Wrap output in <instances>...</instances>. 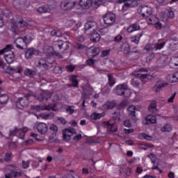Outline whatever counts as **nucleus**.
I'll return each instance as SVG.
<instances>
[{"label": "nucleus", "instance_id": "nucleus-1", "mask_svg": "<svg viewBox=\"0 0 178 178\" xmlns=\"http://www.w3.org/2000/svg\"><path fill=\"white\" fill-rule=\"evenodd\" d=\"M97 27L98 25L97 24V22L94 21L88 22L84 26V31L86 34H90L88 33V31H93L90 35V40L92 42H99V40H101V35L95 31V29H97Z\"/></svg>", "mask_w": 178, "mask_h": 178}, {"label": "nucleus", "instance_id": "nucleus-2", "mask_svg": "<svg viewBox=\"0 0 178 178\" xmlns=\"http://www.w3.org/2000/svg\"><path fill=\"white\" fill-rule=\"evenodd\" d=\"M115 92L117 95H120L121 97H124L125 98H129L130 95V90H129V86L126 84H120L116 86L115 89Z\"/></svg>", "mask_w": 178, "mask_h": 178}, {"label": "nucleus", "instance_id": "nucleus-3", "mask_svg": "<svg viewBox=\"0 0 178 178\" xmlns=\"http://www.w3.org/2000/svg\"><path fill=\"white\" fill-rule=\"evenodd\" d=\"M54 47L56 49H59L61 54H65V51H67L70 47V43L67 41L57 40L54 42Z\"/></svg>", "mask_w": 178, "mask_h": 178}, {"label": "nucleus", "instance_id": "nucleus-4", "mask_svg": "<svg viewBox=\"0 0 178 178\" xmlns=\"http://www.w3.org/2000/svg\"><path fill=\"white\" fill-rule=\"evenodd\" d=\"M31 97L30 93L24 95V97H19L16 101L17 108L18 109H23V108H27L29 106V98Z\"/></svg>", "mask_w": 178, "mask_h": 178}, {"label": "nucleus", "instance_id": "nucleus-5", "mask_svg": "<svg viewBox=\"0 0 178 178\" xmlns=\"http://www.w3.org/2000/svg\"><path fill=\"white\" fill-rule=\"evenodd\" d=\"M11 24H13L14 29H22V27H27L29 24L27 22H24V20H23L20 16L17 17V20L16 19L13 18L11 20Z\"/></svg>", "mask_w": 178, "mask_h": 178}, {"label": "nucleus", "instance_id": "nucleus-6", "mask_svg": "<svg viewBox=\"0 0 178 178\" xmlns=\"http://www.w3.org/2000/svg\"><path fill=\"white\" fill-rule=\"evenodd\" d=\"M69 133L71 134H76V129L74 128L69 127L63 130V141H66V143L72 140V136L69 135Z\"/></svg>", "mask_w": 178, "mask_h": 178}, {"label": "nucleus", "instance_id": "nucleus-7", "mask_svg": "<svg viewBox=\"0 0 178 178\" xmlns=\"http://www.w3.org/2000/svg\"><path fill=\"white\" fill-rule=\"evenodd\" d=\"M79 5L81 6V8H83V9H89L90 6L92 5L99 6L101 3L97 1V0H93L92 1L91 0H80Z\"/></svg>", "mask_w": 178, "mask_h": 178}, {"label": "nucleus", "instance_id": "nucleus-8", "mask_svg": "<svg viewBox=\"0 0 178 178\" xmlns=\"http://www.w3.org/2000/svg\"><path fill=\"white\" fill-rule=\"evenodd\" d=\"M103 19L105 24H108V26H112V24L115 23L116 15L111 12H108L103 16Z\"/></svg>", "mask_w": 178, "mask_h": 178}, {"label": "nucleus", "instance_id": "nucleus-9", "mask_svg": "<svg viewBox=\"0 0 178 178\" xmlns=\"http://www.w3.org/2000/svg\"><path fill=\"white\" fill-rule=\"evenodd\" d=\"M38 55H40V51L34 48H29L25 51L26 59H31L33 56H38Z\"/></svg>", "mask_w": 178, "mask_h": 178}, {"label": "nucleus", "instance_id": "nucleus-10", "mask_svg": "<svg viewBox=\"0 0 178 178\" xmlns=\"http://www.w3.org/2000/svg\"><path fill=\"white\" fill-rule=\"evenodd\" d=\"M82 98H90L92 95V88L89 84L84 85L83 87Z\"/></svg>", "mask_w": 178, "mask_h": 178}, {"label": "nucleus", "instance_id": "nucleus-11", "mask_svg": "<svg viewBox=\"0 0 178 178\" xmlns=\"http://www.w3.org/2000/svg\"><path fill=\"white\" fill-rule=\"evenodd\" d=\"M14 44L16 46V48H18V49H26L27 48V45L26 44V42H24L23 38L19 37L17 38L15 41Z\"/></svg>", "mask_w": 178, "mask_h": 178}, {"label": "nucleus", "instance_id": "nucleus-12", "mask_svg": "<svg viewBox=\"0 0 178 178\" xmlns=\"http://www.w3.org/2000/svg\"><path fill=\"white\" fill-rule=\"evenodd\" d=\"M140 12L143 17H148L152 15V8L149 6H145L141 8Z\"/></svg>", "mask_w": 178, "mask_h": 178}, {"label": "nucleus", "instance_id": "nucleus-13", "mask_svg": "<svg viewBox=\"0 0 178 178\" xmlns=\"http://www.w3.org/2000/svg\"><path fill=\"white\" fill-rule=\"evenodd\" d=\"M37 130L40 134H45L48 131V125L44 122H39Z\"/></svg>", "mask_w": 178, "mask_h": 178}, {"label": "nucleus", "instance_id": "nucleus-14", "mask_svg": "<svg viewBox=\"0 0 178 178\" xmlns=\"http://www.w3.org/2000/svg\"><path fill=\"white\" fill-rule=\"evenodd\" d=\"M49 130L52 131L51 136L49 137V140H54L55 137H56V134H58V126L55 124H52L49 127Z\"/></svg>", "mask_w": 178, "mask_h": 178}, {"label": "nucleus", "instance_id": "nucleus-15", "mask_svg": "<svg viewBox=\"0 0 178 178\" xmlns=\"http://www.w3.org/2000/svg\"><path fill=\"white\" fill-rule=\"evenodd\" d=\"M4 59L6 62L8 63V65H10L11 63H13L15 60V52L10 51L8 54L4 55Z\"/></svg>", "mask_w": 178, "mask_h": 178}, {"label": "nucleus", "instance_id": "nucleus-16", "mask_svg": "<svg viewBox=\"0 0 178 178\" xmlns=\"http://www.w3.org/2000/svg\"><path fill=\"white\" fill-rule=\"evenodd\" d=\"M22 72H23V70H22V68L10 66L7 67V69L6 70V72L8 74H14V73H22Z\"/></svg>", "mask_w": 178, "mask_h": 178}, {"label": "nucleus", "instance_id": "nucleus-17", "mask_svg": "<svg viewBox=\"0 0 178 178\" xmlns=\"http://www.w3.org/2000/svg\"><path fill=\"white\" fill-rule=\"evenodd\" d=\"M61 5L65 8V10H70L74 6V1L65 0L61 3Z\"/></svg>", "mask_w": 178, "mask_h": 178}, {"label": "nucleus", "instance_id": "nucleus-18", "mask_svg": "<svg viewBox=\"0 0 178 178\" xmlns=\"http://www.w3.org/2000/svg\"><path fill=\"white\" fill-rule=\"evenodd\" d=\"M129 56L131 60H137L140 58V51L138 50H132Z\"/></svg>", "mask_w": 178, "mask_h": 178}, {"label": "nucleus", "instance_id": "nucleus-19", "mask_svg": "<svg viewBox=\"0 0 178 178\" xmlns=\"http://www.w3.org/2000/svg\"><path fill=\"white\" fill-rule=\"evenodd\" d=\"M105 125L106 126L108 130L111 131V133H116V131H118V127H116V124H111L107 122H106Z\"/></svg>", "mask_w": 178, "mask_h": 178}, {"label": "nucleus", "instance_id": "nucleus-20", "mask_svg": "<svg viewBox=\"0 0 178 178\" xmlns=\"http://www.w3.org/2000/svg\"><path fill=\"white\" fill-rule=\"evenodd\" d=\"M68 77L72 82V84L74 85V88H79V80H77V76L72 74Z\"/></svg>", "mask_w": 178, "mask_h": 178}, {"label": "nucleus", "instance_id": "nucleus-21", "mask_svg": "<svg viewBox=\"0 0 178 178\" xmlns=\"http://www.w3.org/2000/svg\"><path fill=\"white\" fill-rule=\"evenodd\" d=\"M152 163H153V167L152 168V170H159L160 173H162V170H160L159 167H158V165L159 163H156V161H158V159H156V156H154V159L152 158Z\"/></svg>", "mask_w": 178, "mask_h": 178}, {"label": "nucleus", "instance_id": "nucleus-22", "mask_svg": "<svg viewBox=\"0 0 178 178\" xmlns=\"http://www.w3.org/2000/svg\"><path fill=\"white\" fill-rule=\"evenodd\" d=\"M19 176H22V174L17 171H11L10 173L5 175L6 178H10V177L16 178Z\"/></svg>", "mask_w": 178, "mask_h": 178}, {"label": "nucleus", "instance_id": "nucleus-23", "mask_svg": "<svg viewBox=\"0 0 178 178\" xmlns=\"http://www.w3.org/2000/svg\"><path fill=\"white\" fill-rule=\"evenodd\" d=\"M149 111L152 112V113H155V112L158 111L156 109V101H152L149 106Z\"/></svg>", "mask_w": 178, "mask_h": 178}, {"label": "nucleus", "instance_id": "nucleus-24", "mask_svg": "<svg viewBox=\"0 0 178 178\" xmlns=\"http://www.w3.org/2000/svg\"><path fill=\"white\" fill-rule=\"evenodd\" d=\"M8 99H9V97H8V95L6 94L0 95V104H1V105H5V104H8Z\"/></svg>", "mask_w": 178, "mask_h": 178}, {"label": "nucleus", "instance_id": "nucleus-25", "mask_svg": "<svg viewBox=\"0 0 178 178\" xmlns=\"http://www.w3.org/2000/svg\"><path fill=\"white\" fill-rule=\"evenodd\" d=\"M10 51H12V45L7 44L3 49L0 50V55H3V54H6V52L10 54Z\"/></svg>", "mask_w": 178, "mask_h": 178}, {"label": "nucleus", "instance_id": "nucleus-26", "mask_svg": "<svg viewBox=\"0 0 178 178\" xmlns=\"http://www.w3.org/2000/svg\"><path fill=\"white\" fill-rule=\"evenodd\" d=\"M116 106V104L113 102H108L105 103L103 106L104 109H113Z\"/></svg>", "mask_w": 178, "mask_h": 178}, {"label": "nucleus", "instance_id": "nucleus-27", "mask_svg": "<svg viewBox=\"0 0 178 178\" xmlns=\"http://www.w3.org/2000/svg\"><path fill=\"white\" fill-rule=\"evenodd\" d=\"M145 120H147V122H149L152 124H155V123H156V117L149 115L146 117Z\"/></svg>", "mask_w": 178, "mask_h": 178}, {"label": "nucleus", "instance_id": "nucleus-28", "mask_svg": "<svg viewBox=\"0 0 178 178\" xmlns=\"http://www.w3.org/2000/svg\"><path fill=\"white\" fill-rule=\"evenodd\" d=\"M22 39L24 40L25 44L27 45V44H30L31 42L33 41V35H26V36H24Z\"/></svg>", "mask_w": 178, "mask_h": 178}, {"label": "nucleus", "instance_id": "nucleus-29", "mask_svg": "<svg viewBox=\"0 0 178 178\" xmlns=\"http://www.w3.org/2000/svg\"><path fill=\"white\" fill-rule=\"evenodd\" d=\"M2 16H6V17H9V16H10V11L8 8H6L3 10L0 9V17Z\"/></svg>", "mask_w": 178, "mask_h": 178}, {"label": "nucleus", "instance_id": "nucleus-30", "mask_svg": "<svg viewBox=\"0 0 178 178\" xmlns=\"http://www.w3.org/2000/svg\"><path fill=\"white\" fill-rule=\"evenodd\" d=\"M127 111L130 116L136 117V107L134 106H129Z\"/></svg>", "mask_w": 178, "mask_h": 178}, {"label": "nucleus", "instance_id": "nucleus-31", "mask_svg": "<svg viewBox=\"0 0 178 178\" xmlns=\"http://www.w3.org/2000/svg\"><path fill=\"white\" fill-rule=\"evenodd\" d=\"M50 10H51L47 6L39 7L37 10V11L39 13H49Z\"/></svg>", "mask_w": 178, "mask_h": 178}, {"label": "nucleus", "instance_id": "nucleus-32", "mask_svg": "<svg viewBox=\"0 0 178 178\" xmlns=\"http://www.w3.org/2000/svg\"><path fill=\"white\" fill-rule=\"evenodd\" d=\"M168 86V83H161L159 85H154V88H156L155 92H159V91H161V88H163V87H166Z\"/></svg>", "mask_w": 178, "mask_h": 178}, {"label": "nucleus", "instance_id": "nucleus-33", "mask_svg": "<svg viewBox=\"0 0 178 178\" xmlns=\"http://www.w3.org/2000/svg\"><path fill=\"white\" fill-rule=\"evenodd\" d=\"M141 37H143V33H141L139 35V36L135 35V36L131 38V42H135V44H138V42H140V38H141Z\"/></svg>", "mask_w": 178, "mask_h": 178}, {"label": "nucleus", "instance_id": "nucleus-34", "mask_svg": "<svg viewBox=\"0 0 178 178\" xmlns=\"http://www.w3.org/2000/svg\"><path fill=\"white\" fill-rule=\"evenodd\" d=\"M99 52H101V49H99V47H95L92 51V58H95V56H98V55H99Z\"/></svg>", "mask_w": 178, "mask_h": 178}, {"label": "nucleus", "instance_id": "nucleus-35", "mask_svg": "<svg viewBox=\"0 0 178 178\" xmlns=\"http://www.w3.org/2000/svg\"><path fill=\"white\" fill-rule=\"evenodd\" d=\"M46 108H47V111H53L54 112L58 111V110L55 109V108H56V104H49L46 105Z\"/></svg>", "mask_w": 178, "mask_h": 178}, {"label": "nucleus", "instance_id": "nucleus-36", "mask_svg": "<svg viewBox=\"0 0 178 178\" xmlns=\"http://www.w3.org/2000/svg\"><path fill=\"white\" fill-rule=\"evenodd\" d=\"M42 94L43 95V97H44L45 101H48L49 98L52 97V94L51 93V92H49L48 90L43 91L42 92Z\"/></svg>", "mask_w": 178, "mask_h": 178}, {"label": "nucleus", "instance_id": "nucleus-37", "mask_svg": "<svg viewBox=\"0 0 178 178\" xmlns=\"http://www.w3.org/2000/svg\"><path fill=\"white\" fill-rule=\"evenodd\" d=\"M108 84L110 87H112V86L115 85V78H113V76L111 74H108Z\"/></svg>", "mask_w": 178, "mask_h": 178}, {"label": "nucleus", "instance_id": "nucleus-38", "mask_svg": "<svg viewBox=\"0 0 178 178\" xmlns=\"http://www.w3.org/2000/svg\"><path fill=\"white\" fill-rule=\"evenodd\" d=\"M102 114L101 113H93L91 115V119H92L93 120H98V119H101V118H102Z\"/></svg>", "mask_w": 178, "mask_h": 178}, {"label": "nucleus", "instance_id": "nucleus-39", "mask_svg": "<svg viewBox=\"0 0 178 178\" xmlns=\"http://www.w3.org/2000/svg\"><path fill=\"white\" fill-rule=\"evenodd\" d=\"M137 77H139L140 79H152V76L148 74H137Z\"/></svg>", "mask_w": 178, "mask_h": 178}, {"label": "nucleus", "instance_id": "nucleus-40", "mask_svg": "<svg viewBox=\"0 0 178 178\" xmlns=\"http://www.w3.org/2000/svg\"><path fill=\"white\" fill-rule=\"evenodd\" d=\"M178 73H174L170 77V83H177L178 78H177Z\"/></svg>", "mask_w": 178, "mask_h": 178}, {"label": "nucleus", "instance_id": "nucleus-41", "mask_svg": "<svg viewBox=\"0 0 178 178\" xmlns=\"http://www.w3.org/2000/svg\"><path fill=\"white\" fill-rule=\"evenodd\" d=\"M161 131H163V133H164L165 131H167V132L172 131V127L170 126V124H167L164 125V126L161 128Z\"/></svg>", "mask_w": 178, "mask_h": 178}, {"label": "nucleus", "instance_id": "nucleus-42", "mask_svg": "<svg viewBox=\"0 0 178 178\" xmlns=\"http://www.w3.org/2000/svg\"><path fill=\"white\" fill-rule=\"evenodd\" d=\"M165 44H166V42H163V43H157L154 46V48L156 51H158V49H162V48L165 47Z\"/></svg>", "mask_w": 178, "mask_h": 178}, {"label": "nucleus", "instance_id": "nucleus-43", "mask_svg": "<svg viewBox=\"0 0 178 178\" xmlns=\"http://www.w3.org/2000/svg\"><path fill=\"white\" fill-rule=\"evenodd\" d=\"M34 98H35L36 99H38V101H39L40 102H42L44 101V95H42V92L40 93V95H33Z\"/></svg>", "mask_w": 178, "mask_h": 178}, {"label": "nucleus", "instance_id": "nucleus-44", "mask_svg": "<svg viewBox=\"0 0 178 178\" xmlns=\"http://www.w3.org/2000/svg\"><path fill=\"white\" fill-rule=\"evenodd\" d=\"M26 2H27V0H14L13 1V5H26Z\"/></svg>", "mask_w": 178, "mask_h": 178}, {"label": "nucleus", "instance_id": "nucleus-45", "mask_svg": "<svg viewBox=\"0 0 178 178\" xmlns=\"http://www.w3.org/2000/svg\"><path fill=\"white\" fill-rule=\"evenodd\" d=\"M51 35L53 36H56V37H62V32H60V31H55L53 30L51 32Z\"/></svg>", "mask_w": 178, "mask_h": 178}, {"label": "nucleus", "instance_id": "nucleus-46", "mask_svg": "<svg viewBox=\"0 0 178 178\" xmlns=\"http://www.w3.org/2000/svg\"><path fill=\"white\" fill-rule=\"evenodd\" d=\"M74 69H76V66L73 65L65 66V70H67V72H70V73H72V72H74Z\"/></svg>", "mask_w": 178, "mask_h": 178}, {"label": "nucleus", "instance_id": "nucleus-47", "mask_svg": "<svg viewBox=\"0 0 178 178\" xmlns=\"http://www.w3.org/2000/svg\"><path fill=\"white\" fill-rule=\"evenodd\" d=\"M11 158H12L11 152H6L5 154V158H4V160L6 161V162L10 161Z\"/></svg>", "mask_w": 178, "mask_h": 178}, {"label": "nucleus", "instance_id": "nucleus-48", "mask_svg": "<svg viewBox=\"0 0 178 178\" xmlns=\"http://www.w3.org/2000/svg\"><path fill=\"white\" fill-rule=\"evenodd\" d=\"M143 138L147 141H152V136L147 135V134H141Z\"/></svg>", "mask_w": 178, "mask_h": 178}, {"label": "nucleus", "instance_id": "nucleus-49", "mask_svg": "<svg viewBox=\"0 0 178 178\" xmlns=\"http://www.w3.org/2000/svg\"><path fill=\"white\" fill-rule=\"evenodd\" d=\"M24 74H25V76H29V77H33V76L34 74V72H33L30 69H27L25 70Z\"/></svg>", "mask_w": 178, "mask_h": 178}, {"label": "nucleus", "instance_id": "nucleus-50", "mask_svg": "<svg viewBox=\"0 0 178 178\" xmlns=\"http://www.w3.org/2000/svg\"><path fill=\"white\" fill-rule=\"evenodd\" d=\"M20 129H18L17 128H15L13 131H10L9 136L10 137H15L16 136V134L19 131Z\"/></svg>", "mask_w": 178, "mask_h": 178}, {"label": "nucleus", "instance_id": "nucleus-51", "mask_svg": "<svg viewBox=\"0 0 178 178\" xmlns=\"http://www.w3.org/2000/svg\"><path fill=\"white\" fill-rule=\"evenodd\" d=\"M76 49H79V51H83V49H87V46L78 44L76 46Z\"/></svg>", "mask_w": 178, "mask_h": 178}, {"label": "nucleus", "instance_id": "nucleus-52", "mask_svg": "<svg viewBox=\"0 0 178 178\" xmlns=\"http://www.w3.org/2000/svg\"><path fill=\"white\" fill-rule=\"evenodd\" d=\"M131 26H132V29H134V31H137L140 29V26L138 23H135Z\"/></svg>", "mask_w": 178, "mask_h": 178}, {"label": "nucleus", "instance_id": "nucleus-53", "mask_svg": "<svg viewBox=\"0 0 178 178\" xmlns=\"http://www.w3.org/2000/svg\"><path fill=\"white\" fill-rule=\"evenodd\" d=\"M38 118H42V119H44L45 120H48V119H49V115L48 114H44V113H40L39 115V116H38Z\"/></svg>", "mask_w": 178, "mask_h": 178}, {"label": "nucleus", "instance_id": "nucleus-54", "mask_svg": "<svg viewBox=\"0 0 178 178\" xmlns=\"http://www.w3.org/2000/svg\"><path fill=\"white\" fill-rule=\"evenodd\" d=\"M76 38L79 42H84V41H86V36H84V35H81L79 36H77Z\"/></svg>", "mask_w": 178, "mask_h": 178}, {"label": "nucleus", "instance_id": "nucleus-55", "mask_svg": "<svg viewBox=\"0 0 178 178\" xmlns=\"http://www.w3.org/2000/svg\"><path fill=\"white\" fill-rule=\"evenodd\" d=\"M154 58H155V53H152L149 56L147 57L146 61L151 62Z\"/></svg>", "mask_w": 178, "mask_h": 178}, {"label": "nucleus", "instance_id": "nucleus-56", "mask_svg": "<svg viewBox=\"0 0 178 178\" xmlns=\"http://www.w3.org/2000/svg\"><path fill=\"white\" fill-rule=\"evenodd\" d=\"M29 129H27L26 127L22 129H19V131H20V136H22V137H24V134H26V133H27Z\"/></svg>", "mask_w": 178, "mask_h": 178}, {"label": "nucleus", "instance_id": "nucleus-57", "mask_svg": "<svg viewBox=\"0 0 178 178\" xmlns=\"http://www.w3.org/2000/svg\"><path fill=\"white\" fill-rule=\"evenodd\" d=\"M51 54H52V55H55V56H58V58L59 59H63V56L60 55V54H59V52H57V51H53L51 52Z\"/></svg>", "mask_w": 178, "mask_h": 178}, {"label": "nucleus", "instance_id": "nucleus-58", "mask_svg": "<svg viewBox=\"0 0 178 178\" xmlns=\"http://www.w3.org/2000/svg\"><path fill=\"white\" fill-rule=\"evenodd\" d=\"M95 60L89 59L86 60V64L88 65V66H92V65H95Z\"/></svg>", "mask_w": 178, "mask_h": 178}, {"label": "nucleus", "instance_id": "nucleus-59", "mask_svg": "<svg viewBox=\"0 0 178 178\" xmlns=\"http://www.w3.org/2000/svg\"><path fill=\"white\" fill-rule=\"evenodd\" d=\"M30 136H31V137H33V138H35V140H36V141H42V140L37 138L38 136V134L31 133Z\"/></svg>", "mask_w": 178, "mask_h": 178}, {"label": "nucleus", "instance_id": "nucleus-60", "mask_svg": "<svg viewBox=\"0 0 178 178\" xmlns=\"http://www.w3.org/2000/svg\"><path fill=\"white\" fill-rule=\"evenodd\" d=\"M123 124L126 127H131V122H130V120H127L124 121Z\"/></svg>", "mask_w": 178, "mask_h": 178}, {"label": "nucleus", "instance_id": "nucleus-61", "mask_svg": "<svg viewBox=\"0 0 178 178\" xmlns=\"http://www.w3.org/2000/svg\"><path fill=\"white\" fill-rule=\"evenodd\" d=\"M72 106H68L66 108V112H69L70 115H73V113H74V110L73 108H72Z\"/></svg>", "mask_w": 178, "mask_h": 178}, {"label": "nucleus", "instance_id": "nucleus-62", "mask_svg": "<svg viewBox=\"0 0 178 178\" xmlns=\"http://www.w3.org/2000/svg\"><path fill=\"white\" fill-rule=\"evenodd\" d=\"M31 109L36 111V112H40V105H32Z\"/></svg>", "mask_w": 178, "mask_h": 178}, {"label": "nucleus", "instance_id": "nucleus-63", "mask_svg": "<svg viewBox=\"0 0 178 178\" xmlns=\"http://www.w3.org/2000/svg\"><path fill=\"white\" fill-rule=\"evenodd\" d=\"M109 52H111V51L109 50H104L102 51V56L104 58L105 56H108L109 55Z\"/></svg>", "mask_w": 178, "mask_h": 178}, {"label": "nucleus", "instance_id": "nucleus-64", "mask_svg": "<svg viewBox=\"0 0 178 178\" xmlns=\"http://www.w3.org/2000/svg\"><path fill=\"white\" fill-rule=\"evenodd\" d=\"M124 54H129V55H130V46H129V44H127L124 49Z\"/></svg>", "mask_w": 178, "mask_h": 178}]
</instances>
